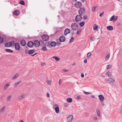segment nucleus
Returning <instances> with one entry per match:
<instances>
[{"label":"nucleus","instance_id":"nucleus-1","mask_svg":"<svg viewBox=\"0 0 122 122\" xmlns=\"http://www.w3.org/2000/svg\"><path fill=\"white\" fill-rule=\"evenodd\" d=\"M78 13L82 16L83 15L86 13L85 8L84 7L81 8L78 10Z\"/></svg>","mask_w":122,"mask_h":122},{"label":"nucleus","instance_id":"nucleus-2","mask_svg":"<svg viewBox=\"0 0 122 122\" xmlns=\"http://www.w3.org/2000/svg\"><path fill=\"white\" fill-rule=\"evenodd\" d=\"M71 27L72 29L75 30H76L78 28V25L75 23L72 24Z\"/></svg>","mask_w":122,"mask_h":122},{"label":"nucleus","instance_id":"nucleus-3","mask_svg":"<svg viewBox=\"0 0 122 122\" xmlns=\"http://www.w3.org/2000/svg\"><path fill=\"white\" fill-rule=\"evenodd\" d=\"M81 15H77L75 18V20L76 21H81L82 19Z\"/></svg>","mask_w":122,"mask_h":122},{"label":"nucleus","instance_id":"nucleus-4","mask_svg":"<svg viewBox=\"0 0 122 122\" xmlns=\"http://www.w3.org/2000/svg\"><path fill=\"white\" fill-rule=\"evenodd\" d=\"M74 5L76 8H79L82 6V4L81 2L77 1L76 2Z\"/></svg>","mask_w":122,"mask_h":122},{"label":"nucleus","instance_id":"nucleus-5","mask_svg":"<svg viewBox=\"0 0 122 122\" xmlns=\"http://www.w3.org/2000/svg\"><path fill=\"white\" fill-rule=\"evenodd\" d=\"M41 38L43 41H46L48 40L49 37L47 35H44L42 36Z\"/></svg>","mask_w":122,"mask_h":122},{"label":"nucleus","instance_id":"nucleus-6","mask_svg":"<svg viewBox=\"0 0 122 122\" xmlns=\"http://www.w3.org/2000/svg\"><path fill=\"white\" fill-rule=\"evenodd\" d=\"M105 81L108 83H112L115 81V80L112 78L107 79Z\"/></svg>","mask_w":122,"mask_h":122},{"label":"nucleus","instance_id":"nucleus-7","mask_svg":"<svg viewBox=\"0 0 122 122\" xmlns=\"http://www.w3.org/2000/svg\"><path fill=\"white\" fill-rule=\"evenodd\" d=\"M73 119V116L72 115H69L67 117V120L68 122H71Z\"/></svg>","mask_w":122,"mask_h":122},{"label":"nucleus","instance_id":"nucleus-8","mask_svg":"<svg viewBox=\"0 0 122 122\" xmlns=\"http://www.w3.org/2000/svg\"><path fill=\"white\" fill-rule=\"evenodd\" d=\"M33 43L34 45L36 47H38L40 45V42L38 40H36L34 41Z\"/></svg>","mask_w":122,"mask_h":122},{"label":"nucleus","instance_id":"nucleus-9","mask_svg":"<svg viewBox=\"0 0 122 122\" xmlns=\"http://www.w3.org/2000/svg\"><path fill=\"white\" fill-rule=\"evenodd\" d=\"M14 46L16 50H18L20 49V46L19 44L18 43H15V44Z\"/></svg>","mask_w":122,"mask_h":122},{"label":"nucleus","instance_id":"nucleus-10","mask_svg":"<svg viewBox=\"0 0 122 122\" xmlns=\"http://www.w3.org/2000/svg\"><path fill=\"white\" fill-rule=\"evenodd\" d=\"M117 18L118 17L117 16H115L114 15H113L110 18L109 20L110 21L113 20V21H114L117 19Z\"/></svg>","mask_w":122,"mask_h":122},{"label":"nucleus","instance_id":"nucleus-11","mask_svg":"<svg viewBox=\"0 0 122 122\" xmlns=\"http://www.w3.org/2000/svg\"><path fill=\"white\" fill-rule=\"evenodd\" d=\"M70 30L68 28H66L64 30V34L65 35H66L67 34L70 33Z\"/></svg>","mask_w":122,"mask_h":122},{"label":"nucleus","instance_id":"nucleus-12","mask_svg":"<svg viewBox=\"0 0 122 122\" xmlns=\"http://www.w3.org/2000/svg\"><path fill=\"white\" fill-rule=\"evenodd\" d=\"M28 46L30 47H32L34 46V43L32 41H29L27 43Z\"/></svg>","mask_w":122,"mask_h":122},{"label":"nucleus","instance_id":"nucleus-13","mask_svg":"<svg viewBox=\"0 0 122 122\" xmlns=\"http://www.w3.org/2000/svg\"><path fill=\"white\" fill-rule=\"evenodd\" d=\"M59 40L61 42H64L65 41V37L64 36H61L60 37Z\"/></svg>","mask_w":122,"mask_h":122},{"label":"nucleus","instance_id":"nucleus-14","mask_svg":"<svg viewBox=\"0 0 122 122\" xmlns=\"http://www.w3.org/2000/svg\"><path fill=\"white\" fill-rule=\"evenodd\" d=\"M20 44L22 46H25L26 44V42L25 40H22L20 41Z\"/></svg>","mask_w":122,"mask_h":122},{"label":"nucleus","instance_id":"nucleus-15","mask_svg":"<svg viewBox=\"0 0 122 122\" xmlns=\"http://www.w3.org/2000/svg\"><path fill=\"white\" fill-rule=\"evenodd\" d=\"M10 85V84L9 83H6L5 85V86L4 87L3 89V91H6L8 87Z\"/></svg>","mask_w":122,"mask_h":122},{"label":"nucleus","instance_id":"nucleus-16","mask_svg":"<svg viewBox=\"0 0 122 122\" xmlns=\"http://www.w3.org/2000/svg\"><path fill=\"white\" fill-rule=\"evenodd\" d=\"M98 97L100 100L103 101L104 100V97L103 95L101 94H100L99 95Z\"/></svg>","mask_w":122,"mask_h":122},{"label":"nucleus","instance_id":"nucleus-17","mask_svg":"<svg viewBox=\"0 0 122 122\" xmlns=\"http://www.w3.org/2000/svg\"><path fill=\"white\" fill-rule=\"evenodd\" d=\"M5 46L7 47H9L12 46L11 43H10L9 42L5 43Z\"/></svg>","mask_w":122,"mask_h":122},{"label":"nucleus","instance_id":"nucleus-18","mask_svg":"<svg viewBox=\"0 0 122 122\" xmlns=\"http://www.w3.org/2000/svg\"><path fill=\"white\" fill-rule=\"evenodd\" d=\"M13 14L16 16H18L19 14V11L18 10H15L13 12Z\"/></svg>","mask_w":122,"mask_h":122},{"label":"nucleus","instance_id":"nucleus-19","mask_svg":"<svg viewBox=\"0 0 122 122\" xmlns=\"http://www.w3.org/2000/svg\"><path fill=\"white\" fill-rule=\"evenodd\" d=\"M55 110L56 113H58L59 111V107L58 106L56 107L55 108Z\"/></svg>","mask_w":122,"mask_h":122},{"label":"nucleus","instance_id":"nucleus-20","mask_svg":"<svg viewBox=\"0 0 122 122\" xmlns=\"http://www.w3.org/2000/svg\"><path fill=\"white\" fill-rule=\"evenodd\" d=\"M56 44V43L54 41L51 42L50 45H51V46H55Z\"/></svg>","mask_w":122,"mask_h":122},{"label":"nucleus","instance_id":"nucleus-21","mask_svg":"<svg viewBox=\"0 0 122 122\" xmlns=\"http://www.w3.org/2000/svg\"><path fill=\"white\" fill-rule=\"evenodd\" d=\"M107 28L109 30H112L113 29V27L112 26H108L107 27Z\"/></svg>","mask_w":122,"mask_h":122},{"label":"nucleus","instance_id":"nucleus-22","mask_svg":"<svg viewBox=\"0 0 122 122\" xmlns=\"http://www.w3.org/2000/svg\"><path fill=\"white\" fill-rule=\"evenodd\" d=\"M6 107L4 106L2 107L0 110V113H2L4 111Z\"/></svg>","mask_w":122,"mask_h":122},{"label":"nucleus","instance_id":"nucleus-23","mask_svg":"<svg viewBox=\"0 0 122 122\" xmlns=\"http://www.w3.org/2000/svg\"><path fill=\"white\" fill-rule=\"evenodd\" d=\"M67 102L69 103H71L72 101V99L71 98H68L67 99Z\"/></svg>","mask_w":122,"mask_h":122},{"label":"nucleus","instance_id":"nucleus-24","mask_svg":"<svg viewBox=\"0 0 122 122\" xmlns=\"http://www.w3.org/2000/svg\"><path fill=\"white\" fill-rule=\"evenodd\" d=\"M35 50H30L29 51L28 53L30 55L32 54L35 52Z\"/></svg>","mask_w":122,"mask_h":122},{"label":"nucleus","instance_id":"nucleus-25","mask_svg":"<svg viewBox=\"0 0 122 122\" xmlns=\"http://www.w3.org/2000/svg\"><path fill=\"white\" fill-rule=\"evenodd\" d=\"M25 97V95H23L19 96L18 97V99L19 100H21Z\"/></svg>","mask_w":122,"mask_h":122},{"label":"nucleus","instance_id":"nucleus-26","mask_svg":"<svg viewBox=\"0 0 122 122\" xmlns=\"http://www.w3.org/2000/svg\"><path fill=\"white\" fill-rule=\"evenodd\" d=\"M97 6L93 7L92 9V11L93 12L96 11L97 10Z\"/></svg>","mask_w":122,"mask_h":122},{"label":"nucleus","instance_id":"nucleus-27","mask_svg":"<svg viewBox=\"0 0 122 122\" xmlns=\"http://www.w3.org/2000/svg\"><path fill=\"white\" fill-rule=\"evenodd\" d=\"M94 30H97L98 29V27L96 24H94L93 26Z\"/></svg>","mask_w":122,"mask_h":122},{"label":"nucleus","instance_id":"nucleus-28","mask_svg":"<svg viewBox=\"0 0 122 122\" xmlns=\"http://www.w3.org/2000/svg\"><path fill=\"white\" fill-rule=\"evenodd\" d=\"M52 58L56 60L57 61H59L60 60V58L56 56H53L52 57Z\"/></svg>","mask_w":122,"mask_h":122},{"label":"nucleus","instance_id":"nucleus-29","mask_svg":"<svg viewBox=\"0 0 122 122\" xmlns=\"http://www.w3.org/2000/svg\"><path fill=\"white\" fill-rule=\"evenodd\" d=\"M18 76H19V75L18 74H15L14 76H13V77L12 78V80H13L15 79L16 78L18 77Z\"/></svg>","mask_w":122,"mask_h":122},{"label":"nucleus","instance_id":"nucleus-30","mask_svg":"<svg viewBox=\"0 0 122 122\" xmlns=\"http://www.w3.org/2000/svg\"><path fill=\"white\" fill-rule=\"evenodd\" d=\"M106 74L108 75L109 76H110L112 75V73L111 72L108 71L106 73Z\"/></svg>","mask_w":122,"mask_h":122},{"label":"nucleus","instance_id":"nucleus-31","mask_svg":"<svg viewBox=\"0 0 122 122\" xmlns=\"http://www.w3.org/2000/svg\"><path fill=\"white\" fill-rule=\"evenodd\" d=\"M19 3L21 5H25V3L23 0H21L19 2Z\"/></svg>","mask_w":122,"mask_h":122},{"label":"nucleus","instance_id":"nucleus-32","mask_svg":"<svg viewBox=\"0 0 122 122\" xmlns=\"http://www.w3.org/2000/svg\"><path fill=\"white\" fill-rule=\"evenodd\" d=\"M106 67L107 69L108 70L112 67V65H108Z\"/></svg>","mask_w":122,"mask_h":122},{"label":"nucleus","instance_id":"nucleus-33","mask_svg":"<svg viewBox=\"0 0 122 122\" xmlns=\"http://www.w3.org/2000/svg\"><path fill=\"white\" fill-rule=\"evenodd\" d=\"M85 23L84 21H82L80 23V26L81 27L83 26L84 25Z\"/></svg>","mask_w":122,"mask_h":122},{"label":"nucleus","instance_id":"nucleus-34","mask_svg":"<svg viewBox=\"0 0 122 122\" xmlns=\"http://www.w3.org/2000/svg\"><path fill=\"white\" fill-rule=\"evenodd\" d=\"M21 81H19L16 82H15L14 84V86H16L18 84H19L20 83H21Z\"/></svg>","mask_w":122,"mask_h":122},{"label":"nucleus","instance_id":"nucleus-35","mask_svg":"<svg viewBox=\"0 0 122 122\" xmlns=\"http://www.w3.org/2000/svg\"><path fill=\"white\" fill-rule=\"evenodd\" d=\"M6 51L12 53L13 52V50L10 49H6L5 50Z\"/></svg>","mask_w":122,"mask_h":122},{"label":"nucleus","instance_id":"nucleus-36","mask_svg":"<svg viewBox=\"0 0 122 122\" xmlns=\"http://www.w3.org/2000/svg\"><path fill=\"white\" fill-rule=\"evenodd\" d=\"M11 98V96L10 95L8 97H7V99H6V101H10V99Z\"/></svg>","mask_w":122,"mask_h":122},{"label":"nucleus","instance_id":"nucleus-37","mask_svg":"<svg viewBox=\"0 0 122 122\" xmlns=\"http://www.w3.org/2000/svg\"><path fill=\"white\" fill-rule=\"evenodd\" d=\"M96 112H97V114L98 116L99 117H100V115L99 111V110H97Z\"/></svg>","mask_w":122,"mask_h":122},{"label":"nucleus","instance_id":"nucleus-38","mask_svg":"<svg viewBox=\"0 0 122 122\" xmlns=\"http://www.w3.org/2000/svg\"><path fill=\"white\" fill-rule=\"evenodd\" d=\"M81 32V30L80 29H78L77 31V34L79 35Z\"/></svg>","mask_w":122,"mask_h":122},{"label":"nucleus","instance_id":"nucleus-39","mask_svg":"<svg viewBox=\"0 0 122 122\" xmlns=\"http://www.w3.org/2000/svg\"><path fill=\"white\" fill-rule=\"evenodd\" d=\"M10 43H11V45H12V46H13L15 44V42L14 41H11L10 42H9Z\"/></svg>","mask_w":122,"mask_h":122},{"label":"nucleus","instance_id":"nucleus-40","mask_svg":"<svg viewBox=\"0 0 122 122\" xmlns=\"http://www.w3.org/2000/svg\"><path fill=\"white\" fill-rule=\"evenodd\" d=\"M46 81V83L49 85H51V81L49 80H47Z\"/></svg>","mask_w":122,"mask_h":122},{"label":"nucleus","instance_id":"nucleus-41","mask_svg":"<svg viewBox=\"0 0 122 122\" xmlns=\"http://www.w3.org/2000/svg\"><path fill=\"white\" fill-rule=\"evenodd\" d=\"M87 15H85L83 17V18L84 20H86L87 19Z\"/></svg>","mask_w":122,"mask_h":122},{"label":"nucleus","instance_id":"nucleus-42","mask_svg":"<svg viewBox=\"0 0 122 122\" xmlns=\"http://www.w3.org/2000/svg\"><path fill=\"white\" fill-rule=\"evenodd\" d=\"M110 55L109 54L107 56L105 57V59L106 60H107L108 58L109 57Z\"/></svg>","mask_w":122,"mask_h":122},{"label":"nucleus","instance_id":"nucleus-43","mask_svg":"<svg viewBox=\"0 0 122 122\" xmlns=\"http://www.w3.org/2000/svg\"><path fill=\"white\" fill-rule=\"evenodd\" d=\"M42 50L44 51H46L47 50L46 47V46H44L42 48Z\"/></svg>","mask_w":122,"mask_h":122},{"label":"nucleus","instance_id":"nucleus-44","mask_svg":"<svg viewBox=\"0 0 122 122\" xmlns=\"http://www.w3.org/2000/svg\"><path fill=\"white\" fill-rule=\"evenodd\" d=\"M74 38L73 37L71 38V39L70 40V42L71 43L74 40Z\"/></svg>","mask_w":122,"mask_h":122},{"label":"nucleus","instance_id":"nucleus-45","mask_svg":"<svg viewBox=\"0 0 122 122\" xmlns=\"http://www.w3.org/2000/svg\"><path fill=\"white\" fill-rule=\"evenodd\" d=\"M92 54L91 53H88L87 55V57H89Z\"/></svg>","mask_w":122,"mask_h":122},{"label":"nucleus","instance_id":"nucleus-46","mask_svg":"<svg viewBox=\"0 0 122 122\" xmlns=\"http://www.w3.org/2000/svg\"><path fill=\"white\" fill-rule=\"evenodd\" d=\"M63 105L65 107H66L68 106V103H65Z\"/></svg>","mask_w":122,"mask_h":122},{"label":"nucleus","instance_id":"nucleus-47","mask_svg":"<svg viewBox=\"0 0 122 122\" xmlns=\"http://www.w3.org/2000/svg\"><path fill=\"white\" fill-rule=\"evenodd\" d=\"M84 93L86 94H91V92H87L85 91L84 92Z\"/></svg>","mask_w":122,"mask_h":122},{"label":"nucleus","instance_id":"nucleus-48","mask_svg":"<svg viewBox=\"0 0 122 122\" xmlns=\"http://www.w3.org/2000/svg\"><path fill=\"white\" fill-rule=\"evenodd\" d=\"M62 82V80L61 79L58 82V83L59 85H60L61 83Z\"/></svg>","mask_w":122,"mask_h":122},{"label":"nucleus","instance_id":"nucleus-49","mask_svg":"<svg viewBox=\"0 0 122 122\" xmlns=\"http://www.w3.org/2000/svg\"><path fill=\"white\" fill-rule=\"evenodd\" d=\"M62 71L64 72H67L68 71V70H66V69H64L62 70Z\"/></svg>","mask_w":122,"mask_h":122},{"label":"nucleus","instance_id":"nucleus-50","mask_svg":"<svg viewBox=\"0 0 122 122\" xmlns=\"http://www.w3.org/2000/svg\"><path fill=\"white\" fill-rule=\"evenodd\" d=\"M61 43L60 42H58L56 43V44H57V45H59L61 44Z\"/></svg>","mask_w":122,"mask_h":122},{"label":"nucleus","instance_id":"nucleus-51","mask_svg":"<svg viewBox=\"0 0 122 122\" xmlns=\"http://www.w3.org/2000/svg\"><path fill=\"white\" fill-rule=\"evenodd\" d=\"M102 105L103 106H104L105 105V103L103 102H101Z\"/></svg>","mask_w":122,"mask_h":122},{"label":"nucleus","instance_id":"nucleus-52","mask_svg":"<svg viewBox=\"0 0 122 122\" xmlns=\"http://www.w3.org/2000/svg\"><path fill=\"white\" fill-rule=\"evenodd\" d=\"M104 13V12H102L100 14L99 16H101Z\"/></svg>","mask_w":122,"mask_h":122},{"label":"nucleus","instance_id":"nucleus-53","mask_svg":"<svg viewBox=\"0 0 122 122\" xmlns=\"http://www.w3.org/2000/svg\"><path fill=\"white\" fill-rule=\"evenodd\" d=\"M81 97L79 96H77V98L78 99H79L81 98Z\"/></svg>","mask_w":122,"mask_h":122},{"label":"nucleus","instance_id":"nucleus-54","mask_svg":"<svg viewBox=\"0 0 122 122\" xmlns=\"http://www.w3.org/2000/svg\"><path fill=\"white\" fill-rule=\"evenodd\" d=\"M46 64V63H43L41 64V65L42 66H44V65Z\"/></svg>","mask_w":122,"mask_h":122},{"label":"nucleus","instance_id":"nucleus-55","mask_svg":"<svg viewBox=\"0 0 122 122\" xmlns=\"http://www.w3.org/2000/svg\"><path fill=\"white\" fill-rule=\"evenodd\" d=\"M94 119L95 120H97V118L96 117H94Z\"/></svg>","mask_w":122,"mask_h":122},{"label":"nucleus","instance_id":"nucleus-56","mask_svg":"<svg viewBox=\"0 0 122 122\" xmlns=\"http://www.w3.org/2000/svg\"><path fill=\"white\" fill-rule=\"evenodd\" d=\"M84 62L85 63H86L87 62V59H86L84 61Z\"/></svg>","mask_w":122,"mask_h":122},{"label":"nucleus","instance_id":"nucleus-57","mask_svg":"<svg viewBox=\"0 0 122 122\" xmlns=\"http://www.w3.org/2000/svg\"><path fill=\"white\" fill-rule=\"evenodd\" d=\"M47 97H50V95L49 93H47Z\"/></svg>","mask_w":122,"mask_h":122},{"label":"nucleus","instance_id":"nucleus-58","mask_svg":"<svg viewBox=\"0 0 122 122\" xmlns=\"http://www.w3.org/2000/svg\"><path fill=\"white\" fill-rule=\"evenodd\" d=\"M81 76L82 77H84V74H83V73L81 75Z\"/></svg>","mask_w":122,"mask_h":122},{"label":"nucleus","instance_id":"nucleus-59","mask_svg":"<svg viewBox=\"0 0 122 122\" xmlns=\"http://www.w3.org/2000/svg\"><path fill=\"white\" fill-rule=\"evenodd\" d=\"M90 39L92 41H94V40L93 39V38L92 37H91L90 38Z\"/></svg>","mask_w":122,"mask_h":122},{"label":"nucleus","instance_id":"nucleus-60","mask_svg":"<svg viewBox=\"0 0 122 122\" xmlns=\"http://www.w3.org/2000/svg\"><path fill=\"white\" fill-rule=\"evenodd\" d=\"M91 97H92V98H94V97H95L93 95H92L91 96Z\"/></svg>","mask_w":122,"mask_h":122},{"label":"nucleus","instance_id":"nucleus-61","mask_svg":"<svg viewBox=\"0 0 122 122\" xmlns=\"http://www.w3.org/2000/svg\"><path fill=\"white\" fill-rule=\"evenodd\" d=\"M76 65V64L75 63H74L72 64V66H74Z\"/></svg>","mask_w":122,"mask_h":122},{"label":"nucleus","instance_id":"nucleus-62","mask_svg":"<svg viewBox=\"0 0 122 122\" xmlns=\"http://www.w3.org/2000/svg\"><path fill=\"white\" fill-rule=\"evenodd\" d=\"M37 54V53H36L35 54H34V55H31V56H34L36 54Z\"/></svg>","mask_w":122,"mask_h":122},{"label":"nucleus","instance_id":"nucleus-63","mask_svg":"<svg viewBox=\"0 0 122 122\" xmlns=\"http://www.w3.org/2000/svg\"><path fill=\"white\" fill-rule=\"evenodd\" d=\"M19 122H23V121L22 120H20Z\"/></svg>","mask_w":122,"mask_h":122},{"label":"nucleus","instance_id":"nucleus-64","mask_svg":"<svg viewBox=\"0 0 122 122\" xmlns=\"http://www.w3.org/2000/svg\"><path fill=\"white\" fill-rule=\"evenodd\" d=\"M77 0H74V1H76Z\"/></svg>","mask_w":122,"mask_h":122}]
</instances>
